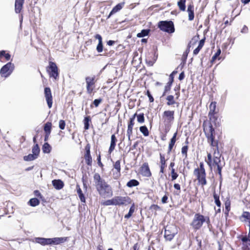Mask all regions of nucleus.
Returning a JSON list of instances; mask_svg holds the SVG:
<instances>
[{
  "label": "nucleus",
  "instance_id": "f257e3e1",
  "mask_svg": "<svg viewBox=\"0 0 250 250\" xmlns=\"http://www.w3.org/2000/svg\"><path fill=\"white\" fill-rule=\"evenodd\" d=\"M203 126L207 142L213 150V153L207 152V156L205 158V161L210 170H214L215 173L218 174L220 178H221L222 170L225 166V163L221 160L222 154L219 150V141L215 139V130L211 123L208 127L204 126V124Z\"/></svg>",
  "mask_w": 250,
  "mask_h": 250
},
{
  "label": "nucleus",
  "instance_id": "f03ea898",
  "mask_svg": "<svg viewBox=\"0 0 250 250\" xmlns=\"http://www.w3.org/2000/svg\"><path fill=\"white\" fill-rule=\"evenodd\" d=\"M95 187L99 195L104 198H109L113 195L112 187L105 180L101 178L98 173H96L93 176Z\"/></svg>",
  "mask_w": 250,
  "mask_h": 250
},
{
  "label": "nucleus",
  "instance_id": "7ed1b4c3",
  "mask_svg": "<svg viewBox=\"0 0 250 250\" xmlns=\"http://www.w3.org/2000/svg\"><path fill=\"white\" fill-rule=\"evenodd\" d=\"M208 117L209 121L217 127L221 125V116L219 113V108L217 106V102L212 101L209 105Z\"/></svg>",
  "mask_w": 250,
  "mask_h": 250
},
{
  "label": "nucleus",
  "instance_id": "20e7f679",
  "mask_svg": "<svg viewBox=\"0 0 250 250\" xmlns=\"http://www.w3.org/2000/svg\"><path fill=\"white\" fill-rule=\"evenodd\" d=\"M193 175L197 181V185L204 188V187L207 185V173L203 162H200L199 167L193 170Z\"/></svg>",
  "mask_w": 250,
  "mask_h": 250
},
{
  "label": "nucleus",
  "instance_id": "39448f33",
  "mask_svg": "<svg viewBox=\"0 0 250 250\" xmlns=\"http://www.w3.org/2000/svg\"><path fill=\"white\" fill-rule=\"evenodd\" d=\"M86 83V92L89 95L94 94L96 91L95 90L96 83L97 82V79L95 75L92 76H87L85 78Z\"/></svg>",
  "mask_w": 250,
  "mask_h": 250
},
{
  "label": "nucleus",
  "instance_id": "423d86ee",
  "mask_svg": "<svg viewBox=\"0 0 250 250\" xmlns=\"http://www.w3.org/2000/svg\"><path fill=\"white\" fill-rule=\"evenodd\" d=\"M158 27L162 31L171 34L175 31L174 23L172 21H162L158 23Z\"/></svg>",
  "mask_w": 250,
  "mask_h": 250
},
{
  "label": "nucleus",
  "instance_id": "0eeeda50",
  "mask_svg": "<svg viewBox=\"0 0 250 250\" xmlns=\"http://www.w3.org/2000/svg\"><path fill=\"white\" fill-rule=\"evenodd\" d=\"M46 71L50 78H53L55 80L59 79V69L55 62L50 61L49 65L46 67Z\"/></svg>",
  "mask_w": 250,
  "mask_h": 250
},
{
  "label": "nucleus",
  "instance_id": "6e6552de",
  "mask_svg": "<svg viewBox=\"0 0 250 250\" xmlns=\"http://www.w3.org/2000/svg\"><path fill=\"white\" fill-rule=\"evenodd\" d=\"M204 222V215L198 213L195 214L190 225L194 230H197L201 228Z\"/></svg>",
  "mask_w": 250,
  "mask_h": 250
},
{
  "label": "nucleus",
  "instance_id": "1a4fd4ad",
  "mask_svg": "<svg viewBox=\"0 0 250 250\" xmlns=\"http://www.w3.org/2000/svg\"><path fill=\"white\" fill-rule=\"evenodd\" d=\"M175 111L174 110H166L163 114V119L166 125L167 126L168 129L174 120Z\"/></svg>",
  "mask_w": 250,
  "mask_h": 250
},
{
  "label": "nucleus",
  "instance_id": "9d476101",
  "mask_svg": "<svg viewBox=\"0 0 250 250\" xmlns=\"http://www.w3.org/2000/svg\"><path fill=\"white\" fill-rule=\"evenodd\" d=\"M114 206H122L132 204V200L128 196H117L113 197Z\"/></svg>",
  "mask_w": 250,
  "mask_h": 250
},
{
  "label": "nucleus",
  "instance_id": "9b49d317",
  "mask_svg": "<svg viewBox=\"0 0 250 250\" xmlns=\"http://www.w3.org/2000/svg\"><path fill=\"white\" fill-rule=\"evenodd\" d=\"M14 68V65L11 62L7 63L3 65L0 70V74L1 77L6 78L12 72Z\"/></svg>",
  "mask_w": 250,
  "mask_h": 250
},
{
  "label": "nucleus",
  "instance_id": "f8f14e48",
  "mask_svg": "<svg viewBox=\"0 0 250 250\" xmlns=\"http://www.w3.org/2000/svg\"><path fill=\"white\" fill-rule=\"evenodd\" d=\"M136 113L129 118V120L128 122L126 135L127 136L128 140L129 141L130 144H131V136L133 134V128L135 124L134 120L136 117Z\"/></svg>",
  "mask_w": 250,
  "mask_h": 250
},
{
  "label": "nucleus",
  "instance_id": "ddd939ff",
  "mask_svg": "<svg viewBox=\"0 0 250 250\" xmlns=\"http://www.w3.org/2000/svg\"><path fill=\"white\" fill-rule=\"evenodd\" d=\"M44 94L49 108H51L53 104V96L51 90L49 87H45L44 89Z\"/></svg>",
  "mask_w": 250,
  "mask_h": 250
},
{
  "label": "nucleus",
  "instance_id": "4468645a",
  "mask_svg": "<svg viewBox=\"0 0 250 250\" xmlns=\"http://www.w3.org/2000/svg\"><path fill=\"white\" fill-rule=\"evenodd\" d=\"M113 176L115 179H118L121 175V160L116 161L113 163V168L112 169Z\"/></svg>",
  "mask_w": 250,
  "mask_h": 250
},
{
  "label": "nucleus",
  "instance_id": "2eb2a0df",
  "mask_svg": "<svg viewBox=\"0 0 250 250\" xmlns=\"http://www.w3.org/2000/svg\"><path fill=\"white\" fill-rule=\"evenodd\" d=\"M140 172L142 176L146 177H150L152 175L150 170L148 164L146 162L144 163L140 168Z\"/></svg>",
  "mask_w": 250,
  "mask_h": 250
},
{
  "label": "nucleus",
  "instance_id": "dca6fc26",
  "mask_svg": "<svg viewBox=\"0 0 250 250\" xmlns=\"http://www.w3.org/2000/svg\"><path fill=\"white\" fill-rule=\"evenodd\" d=\"M167 159H166L164 154L160 153V162L159 166L160 167V173H164L165 169L167 167Z\"/></svg>",
  "mask_w": 250,
  "mask_h": 250
},
{
  "label": "nucleus",
  "instance_id": "f3484780",
  "mask_svg": "<svg viewBox=\"0 0 250 250\" xmlns=\"http://www.w3.org/2000/svg\"><path fill=\"white\" fill-rule=\"evenodd\" d=\"M176 233L172 230L171 228L167 227L165 230L164 237L167 241H171Z\"/></svg>",
  "mask_w": 250,
  "mask_h": 250
},
{
  "label": "nucleus",
  "instance_id": "a211bd4d",
  "mask_svg": "<svg viewBox=\"0 0 250 250\" xmlns=\"http://www.w3.org/2000/svg\"><path fill=\"white\" fill-rule=\"evenodd\" d=\"M50 245H59L68 241V237H55L49 238Z\"/></svg>",
  "mask_w": 250,
  "mask_h": 250
},
{
  "label": "nucleus",
  "instance_id": "6ab92c4d",
  "mask_svg": "<svg viewBox=\"0 0 250 250\" xmlns=\"http://www.w3.org/2000/svg\"><path fill=\"white\" fill-rule=\"evenodd\" d=\"M241 240L242 241V250H250V239L247 236H241Z\"/></svg>",
  "mask_w": 250,
  "mask_h": 250
},
{
  "label": "nucleus",
  "instance_id": "aec40b11",
  "mask_svg": "<svg viewBox=\"0 0 250 250\" xmlns=\"http://www.w3.org/2000/svg\"><path fill=\"white\" fill-rule=\"evenodd\" d=\"M125 4V2H122L117 4L113 8L109 14L108 15L107 19H109L112 15L120 11L124 7Z\"/></svg>",
  "mask_w": 250,
  "mask_h": 250
},
{
  "label": "nucleus",
  "instance_id": "412c9836",
  "mask_svg": "<svg viewBox=\"0 0 250 250\" xmlns=\"http://www.w3.org/2000/svg\"><path fill=\"white\" fill-rule=\"evenodd\" d=\"M24 0H15V11L16 13H20L23 8Z\"/></svg>",
  "mask_w": 250,
  "mask_h": 250
},
{
  "label": "nucleus",
  "instance_id": "4be33fe9",
  "mask_svg": "<svg viewBox=\"0 0 250 250\" xmlns=\"http://www.w3.org/2000/svg\"><path fill=\"white\" fill-rule=\"evenodd\" d=\"M194 5L192 3L188 5L187 12L188 13V20L190 21H193L194 18Z\"/></svg>",
  "mask_w": 250,
  "mask_h": 250
},
{
  "label": "nucleus",
  "instance_id": "5701e85b",
  "mask_svg": "<svg viewBox=\"0 0 250 250\" xmlns=\"http://www.w3.org/2000/svg\"><path fill=\"white\" fill-rule=\"evenodd\" d=\"M117 139L115 134H112L111 136V142L109 148L108 149V153H111L115 148Z\"/></svg>",
  "mask_w": 250,
  "mask_h": 250
},
{
  "label": "nucleus",
  "instance_id": "b1692460",
  "mask_svg": "<svg viewBox=\"0 0 250 250\" xmlns=\"http://www.w3.org/2000/svg\"><path fill=\"white\" fill-rule=\"evenodd\" d=\"M76 190L81 202L83 203H85L86 199L85 196L83 193L80 185L78 184L76 185Z\"/></svg>",
  "mask_w": 250,
  "mask_h": 250
},
{
  "label": "nucleus",
  "instance_id": "393cba45",
  "mask_svg": "<svg viewBox=\"0 0 250 250\" xmlns=\"http://www.w3.org/2000/svg\"><path fill=\"white\" fill-rule=\"evenodd\" d=\"M35 242L42 246L50 245L49 238H45L42 237H37L35 239Z\"/></svg>",
  "mask_w": 250,
  "mask_h": 250
},
{
  "label": "nucleus",
  "instance_id": "a878e982",
  "mask_svg": "<svg viewBox=\"0 0 250 250\" xmlns=\"http://www.w3.org/2000/svg\"><path fill=\"white\" fill-rule=\"evenodd\" d=\"M52 183L54 187L58 190L64 187L63 182L60 179L54 180L52 181Z\"/></svg>",
  "mask_w": 250,
  "mask_h": 250
},
{
  "label": "nucleus",
  "instance_id": "bb28decb",
  "mask_svg": "<svg viewBox=\"0 0 250 250\" xmlns=\"http://www.w3.org/2000/svg\"><path fill=\"white\" fill-rule=\"evenodd\" d=\"M152 55L151 59H150L149 57H147L146 60V63L149 66H152L156 62L158 58V55L156 54V53H153Z\"/></svg>",
  "mask_w": 250,
  "mask_h": 250
},
{
  "label": "nucleus",
  "instance_id": "cd10ccee",
  "mask_svg": "<svg viewBox=\"0 0 250 250\" xmlns=\"http://www.w3.org/2000/svg\"><path fill=\"white\" fill-rule=\"evenodd\" d=\"M166 100L167 101V104L168 106H172L175 104H176L177 106H178L179 105V103L176 102L174 96L172 95H168L166 98Z\"/></svg>",
  "mask_w": 250,
  "mask_h": 250
},
{
  "label": "nucleus",
  "instance_id": "c85d7f7f",
  "mask_svg": "<svg viewBox=\"0 0 250 250\" xmlns=\"http://www.w3.org/2000/svg\"><path fill=\"white\" fill-rule=\"evenodd\" d=\"M83 122L84 124V130H88L89 128L90 123H91V118L90 116H87L84 117Z\"/></svg>",
  "mask_w": 250,
  "mask_h": 250
},
{
  "label": "nucleus",
  "instance_id": "c756f323",
  "mask_svg": "<svg viewBox=\"0 0 250 250\" xmlns=\"http://www.w3.org/2000/svg\"><path fill=\"white\" fill-rule=\"evenodd\" d=\"M213 196L214 200V202L218 208H221V202L220 200L219 195L215 191L213 192Z\"/></svg>",
  "mask_w": 250,
  "mask_h": 250
},
{
  "label": "nucleus",
  "instance_id": "7c9ffc66",
  "mask_svg": "<svg viewBox=\"0 0 250 250\" xmlns=\"http://www.w3.org/2000/svg\"><path fill=\"white\" fill-rule=\"evenodd\" d=\"M52 125V123L49 122H48L44 124L43 126V130L45 133L51 134Z\"/></svg>",
  "mask_w": 250,
  "mask_h": 250
},
{
  "label": "nucleus",
  "instance_id": "2f4dec72",
  "mask_svg": "<svg viewBox=\"0 0 250 250\" xmlns=\"http://www.w3.org/2000/svg\"><path fill=\"white\" fill-rule=\"evenodd\" d=\"M135 204L133 203L129 208V212L127 214L125 215V218L128 219L130 218L133 215V213L135 212Z\"/></svg>",
  "mask_w": 250,
  "mask_h": 250
},
{
  "label": "nucleus",
  "instance_id": "473e14b6",
  "mask_svg": "<svg viewBox=\"0 0 250 250\" xmlns=\"http://www.w3.org/2000/svg\"><path fill=\"white\" fill-rule=\"evenodd\" d=\"M139 182L136 179H131L126 183V186L129 188L139 186Z\"/></svg>",
  "mask_w": 250,
  "mask_h": 250
},
{
  "label": "nucleus",
  "instance_id": "72a5a7b5",
  "mask_svg": "<svg viewBox=\"0 0 250 250\" xmlns=\"http://www.w3.org/2000/svg\"><path fill=\"white\" fill-rule=\"evenodd\" d=\"M52 149L51 146L47 143L45 142L42 146V150L44 153H49Z\"/></svg>",
  "mask_w": 250,
  "mask_h": 250
},
{
  "label": "nucleus",
  "instance_id": "f704fd0d",
  "mask_svg": "<svg viewBox=\"0 0 250 250\" xmlns=\"http://www.w3.org/2000/svg\"><path fill=\"white\" fill-rule=\"evenodd\" d=\"M186 0H179L177 2V5L179 7V10L181 11H185L186 6Z\"/></svg>",
  "mask_w": 250,
  "mask_h": 250
},
{
  "label": "nucleus",
  "instance_id": "c9c22d12",
  "mask_svg": "<svg viewBox=\"0 0 250 250\" xmlns=\"http://www.w3.org/2000/svg\"><path fill=\"white\" fill-rule=\"evenodd\" d=\"M230 205H231V202L229 199H227L225 203V214L226 215V216H228L229 212L230 210Z\"/></svg>",
  "mask_w": 250,
  "mask_h": 250
},
{
  "label": "nucleus",
  "instance_id": "e433bc0d",
  "mask_svg": "<svg viewBox=\"0 0 250 250\" xmlns=\"http://www.w3.org/2000/svg\"><path fill=\"white\" fill-rule=\"evenodd\" d=\"M83 158L86 165L91 167L92 165V157L91 155H83Z\"/></svg>",
  "mask_w": 250,
  "mask_h": 250
},
{
  "label": "nucleus",
  "instance_id": "4c0bfd02",
  "mask_svg": "<svg viewBox=\"0 0 250 250\" xmlns=\"http://www.w3.org/2000/svg\"><path fill=\"white\" fill-rule=\"evenodd\" d=\"M188 146L185 145L182 146L181 148V154L184 159H188Z\"/></svg>",
  "mask_w": 250,
  "mask_h": 250
},
{
  "label": "nucleus",
  "instance_id": "58836bf2",
  "mask_svg": "<svg viewBox=\"0 0 250 250\" xmlns=\"http://www.w3.org/2000/svg\"><path fill=\"white\" fill-rule=\"evenodd\" d=\"M32 152L34 155L38 157L40 152V148L38 144H35L32 147Z\"/></svg>",
  "mask_w": 250,
  "mask_h": 250
},
{
  "label": "nucleus",
  "instance_id": "ea45409f",
  "mask_svg": "<svg viewBox=\"0 0 250 250\" xmlns=\"http://www.w3.org/2000/svg\"><path fill=\"white\" fill-rule=\"evenodd\" d=\"M3 57L5 58V61H9L11 58L10 54L6 53L5 50H1L0 51V60H1Z\"/></svg>",
  "mask_w": 250,
  "mask_h": 250
},
{
  "label": "nucleus",
  "instance_id": "a19ab883",
  "mask_svg": "<svg viewBox=\"0 0 250 250\" xmlns=\"http://www.w3.org/2000/svg\"><path fill=\"white\" fill-rule=\"evenodd\" d=\"M40 201L36 198H33L30 199L28 205L31 207H36L40 204Z\"/></svg>",
  "mask_w": 250,
  "mask_h": 250
},
{
  "label": "nucleus",
  "instance_id": "79ce46f5",
  "mask_svg": "<svg viewBox=\"0 0 250 250\" xmlns=\"http://www.w3.org/2000/svg\"><path fill=\"white\" fill-rule=\"evenodd\" d=\"M221 53V50L220 48H219L216 51V52L214 54V55L212 56L211 62L213 63L216 60L218 59V60H220V58L219 57V56L220 55Z\"/></svg>",
  "mask_w": 250,
  "mask_h": 250
},
{
  "label": "nucleus",
  "instance_id": "37998d69",
  "mask_svg": "<svg viewBox=\"0 0 250 250\" xmlns=\"http://www.w3.org/2000/svg\"><path fill=\"white\" fill-rule=\"evenodd\" d=\"M140 131L144 136H148L149 134L148 129L146 125L140 126Z\"/></svg>",
  "mask_w": 250,
  "mask_h": 250
},
{
  "label": "nucleus",
  "instance_id": "c03bdc74",
  "mask_svg": "<svg viewBox=\"0 0 250 250\" xmlns=\"http://www.w3.org/2000/svg\"><path fill=\"white\" fill-rule=\"evenodd\" d=\"M150 29H143L140 33H139L137 35V37L138 38H142L147 36L150 32Z\"/></svg>",
  "mask_w": 250,
  "mask_h": 250
},
{
  "label": "nucleus",
  "instance_id": "a18cd8bd",
  "mask_svg": "<svg viewBox=\"0 0 250 250\" xmlns=\"http://www.w3.org/2000/svg\"><path fill=\"white\" fill-rule=\"evenodd\" d=\"M178 174L176 171L175 168H171L170 171L171 180L173 181L175 180L178 177Z\"/></svg>",
  "mask_w": 250,
  "mask_h": 250
},
{
  "label": "nucleus",
  "instance_id": "49530a36",
  "mask_svg": "<svg viewBox=\"0 0 250 250\" xmlns=\"http://www.w3.org/2000/svg\"><path fill=\"white\" fill-rule=\"evenodd\" d=\"M37 158L38 157L34 155V154H29L28 155L24 156L23 157V160L25 161H31L37 159Z\"/></svg>",
  "mask_w": 250,
  "mask_h": 250
},
{
  "label": "nucleus",
  "instance_id": "de8ad7c7",
  "mask_svg": "<svg viewBox=\"0 0 250 250\" xmlns=\"http://www.w3.org/2000/svg\"><path fill=\"white\" fill-rule=\"evenodd\" d=\"M102 102V99L101 98L95 99L94 100L93 103L90 104V107L91 108L93 107V106L97 107Z\"/></svg>",
  "mask_w": 250,
  "mask_h": 250
},
{
  "label": "nucleus",
  "instance_id": "09e8293b",
  "mask_svg": "<svg viewBox=\"0 0 250 250\" xmlns=\"http://www.w3.org/2000/svg\"><path fill=\"white\" fill-rule=\"evenodd\" d=\"M136 117H137L138 123L142 124L145 122V116L143 113L139 114L136 113Z\"/></svg>",
  "mask_w": 250,
  "mask_h": 250
},
{
  "label": "nucleus",
  "instance_id": "8fccbe9b",
  "mask_svg": "<svg viewBox=\"0 0 250 250\" xmlns=\"http://www.w3.org/2000/svg\"><path fill=\"white\" fill-rule=\"evenodd\" d=\"M91 145L89 143L86 144L84 148V154L83 155H91Z\"/></svg>",
  "mask_w": 250,
  "mask_h": 250
},
{
  "label": "nucleus",
  "instance_id": "3c124183",
  "mask_svg": "<svg viewBox=\"0 0 250 250\" xmlns=\"http://www.w3.org/2000/svg\"><path fill=\"white\" fill-rule=\"evenodd\" d=\"M177 73V71L174 70L169 76L168 82L167 83H171L172 84L174 82V78L175 75Z\"/></svg>",
  "mask_w": 250,
  "mask_h": 250
},
{
  "label": "nucleus",
  "instance_id": "603ef678",
  "mask_svg": "<svg viewBox=\"0 0 250 250\" xmlns=\"http://www.w3.org/2000/svg\"><path fill=\"white\" fill-rule=\"evenodd\" d=\"M101 204L104 206L114 205L113 198L111 199L107 200L103 202H102Z\"/></svg>",
  "mask_w": 250,
  "mask_h": 250
},
{
  "label": "nucleus",
  "instance_id": "864d4df0",
  "mask_svg": "<svg viewBox=\"0 0 250 250\" xmlns=\"http://www.w3.org/2000/svg\"><path fill=\"white\" fill-rule=\"evenodd\" d=\"M171 85L172 84L167 83L166 85L165 86L164 91L163 93L162 96H164L167 92L170 91Z\"/></svg>",
  "mask_w": 250,
  "mask_h": 250
},
{
  "label": "nucleus",
  "instance_id": "5fc2aeb1",
  "mask_svg": "<svg viewBox=\"0 0 250 250\" xmlns=\"http://www.w3.org/2000/svg\"><path fill=\"white\" fill-rule=\"evenodd\" d=\"M160 208H161L158 205H156V204H152V205H151V206L149 208V209L152 211H155V215L157 214L156 211L158 210H160Z\"/></svg>",
  "mask_w": 250,
  "mask_h": 250
},
{
  "label": "nucleus",
  "instance_id": "6e6d98bb",
  "mask_svg": "<svg viewBox=\"0 0 250 250\" xmlns=\"http://www.w3.org/2000/svg\"><path fill=\"white\" fill-rule=\"evenodd\" d=\"M97 161L98 166L101 168L102 169L104 168V165L101 162V156L100 153L97 155Z\"/></svg>",
  "mask_w": 250,
  "mask_h": 250
},
{
  "label": "nucleus",
  "instance_id": "4d7b16f0",
  "mask_svg": "<svg viewBox=\"0 0 250 250\" xmlns=\"http://www.w3.org/2000/svg\"><path fill=\"white\" fill-rule=\"evenodd\" d=\"M241 217L246 220H249L250 221V213L248 211H244L241 215Z\"/></svg>",
  "mask_w": 250,
  "mask_h": 250
},
{
  "label": "nucleus",
  "instance_id": "13d9d810",
  "mask_svg": "<svg viewBox=\"0 0 250 250\" xmlns=\"http://www.w3.org/2000/svg\"><path fill=\"white\" fill-rule=\"evenodd\" d=\"M97 51L99 53H101L103 50V42H98V44L96 48Z\"/></svg>",
  "mask_w": 250,
  "mask_h": 250
},
{
  "label": "nucleus",
  "instance_id": "bf43d9fd",
  "mask_svg": "<svg viewBox=\"0 0 250 250\" xmlns=\"http://www.w3.org/2000/svg\"><path fill=\"white\" fill-rule=\"evenodd\" d=\"M146 95L149 98V101L150 103H153L154 101V99L151 94H150V91L149 90H147L146 92Z\"/></svg>",
  "mask_w": 250,
  "mask_h": 250
},
{
  "label": "nucleus",
  "instance_id": "052dcab7",
  "mask_svg": "<svg viewBox=\"0 0 250 250\" xmlns=\"http://www.w3.org/2000/svg\"><path fill=\"white\" fill-rule=\"evenodd\" d=\"M175 143H174V142H173L171 141H170V142H169L168 147V153H170L172 151V150L173 148V146L175 145Z\"/></svg>",
  "mask_w": 250,
  "mask_h": 250
},
{
  "label": "nucleus",
  "instance_id": "680f3d73",
  "mask_svg": "<svg viewBox=\"0 0 250 250\" xmlns=\"http://www.w3.org/2000/svg\"><path fill=\"white\" fill-rule=\"evenodd\" d=\"M65 126V122L63 120H61L59 121V127L60 129L63 130L64 129Z\"/></svg>",
  "mask_w": 250,
  "mask_h": 250
},
{
  "label": "nucleus",
  "instance_id": "e2e57ef3",
  "mask_svg": "<svg viewBox=\"0 0 250 250\" xmlns=\"http://www.w3.org/2000/svg\"><path fill=\"white\" fill-rule=\"evenodd\" d=\"M34 195L38 197H39L40 199H42L43 200V197L42 196V195L41 194V193H40V192L39 191V190H36L34 191Z\"/></svg>",
  "mask_w": 250,
  "mask_h": 250
},
{
  "label": "nucleus",
  "instance_id": "0e129e2a",
  "mask_svg": "<svg viewBox=\"0 0 250 250\" xmlns=\"http://www.w3.org/2000/svg\"><path fill=\"white\" fill-rule=\"evenodd\" d=\"M205 40H206V37H204L203 39H202V40H201L200 41L198 46L200 47L201 48H202V47L204 45V44H205Z\"/></svg>",
  "mask_w": 250,
  "mask_h": 250
},
{
  "label": "nucleus",
  "instance_id": "69168bd1",
  "mask_svg": "<svg viewBox=\"0 0 250 250\" xmlns=\"http://www.w3.org/2000/svg\"><path fill=\"white\" fill-rule=\"evenodd\" d=\"M173 187L178 191V194L181 192V186L179 184L175 183L173 185Z\"/></svg>",
  "mask_w": 250,
  "mask_h": 250
},
{
  "label": "nucleus",
  "instance_id": "338daca9",
  "mask_svg": "<svg viewBox=\"0 0 250 250\" xmlns=\"http://www.w3.org/2000/svg\"><path fill=\"white\" fill-rule=\"evenodd\" d=\"M168 196L167 194L165 195L162 198V202L163 204L167 203V202Z\"/></svg>",
  "mask_w": 250,
  "mask_h": 250
},
{
  "label": "nucleus",
  "instance_id": "774afa93",
  "mask_svg": "<svg viewBox=\"0 0 250 250\" xmlns=\"http://www.w3.org/2000/svg\"><path fill=\"white\" fill-rule=\"evenodd\" d=\"M139 245L138 243H136L133 245L131 250H139Z\"/></svg>",
  "mask_w": 250,
  "mask_h": 250
}]
</instances>
